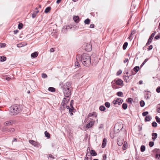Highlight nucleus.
Masks as SVG:
<instances>
[{
  "label": "nucleus",
  "instance_id": "nucleus-1",
  "mask_svg": "<svg viewBox=\"0 0 160 160\" xmlns=\"http://www.w3.org/2000/svg\"><path fill=\"white\" fill-rule=\"evenodd\" d=\"M79 60V62H81L83 65L86 67L89 66L91 63V58L90 56L87 54L83 53L81 56L80 58L79 56H76V60Z\"/></svg>",
  "mask_w": 160,
  "mask_h": 160
},
{
  "label": "nucleus",
  "instance_id": "nucleus-2",
  "mask_svg": "<svg viewBox=\"0 0 160 160\" xmlns=\"http://www.w3.org/2000/svg\"><path fill=\"white\" fill-rule=\"evenodd\" d=\"M61 88L63 90L64 96L67 98H69L72 90L70 83L69 82H66L61 86Z\"/></svg>",
  "mask_w": 160,
  "mask_h": 160
},
{
  "label": "nucleus",
  "instance_id": "nucleus-3",
  "mask_svg": "<svg viewBox=\"0 0 160 160\" xmlns=\"http://www.w3.org/2000/svg\"><path fill=\"white\" fill-rule=\"evenodd\" d=\"M22 111V108L19 105H14L10 108L9 114L11 116L16 115Z\"/></svg>",
  "mask_w": 160,
  "mask_h": 160
},
{
  "label": "nucleus",
  "instance_id": "nucleus-4",
  "mask_svg": "<svg viewBox=\"0 0 160 160\" xmlns=\"http://www.w3.org/2000/svg\"><path fill=\"white\" fill-rule=\"evenodd\" d=\"M123 102V100L121 98H117L116 100L113 101L112 103L115 107H117L118 105H121Z\"/></svg>",
  "mask_w": 160,
  "mask_h": 160
},
{
  "label": "nucleus",
  "instance_id": "nucleus-5",
  "mask_svg": "<svg viewBox=\"0 0 160 160\" xmlns=\"http://www.w3.org/2000/svg\"><path fill=\"white\" fill-rule=\"evenodd\" d=\"M113 81L115 83L116 85L120 86L121 87L124 85L123 82L121 79H116Z\"/></svg>",
  "mask_w": 160,
  "mask_h": 160
},
{
  "label": "nucleus",
  "instance_id": "nucleus-6",
  "mask_svg": "<svg viewBox=\"0 0 160 160\" xmlns=\"http://www.w3.org/2000/svg\"><path fill=\"white\" fill-rule=\"evenodd\" d=\"M71 27L69 25H67L64 26L62 29V31L63 33H66L68 29H71Z\"/></svg>",
  "mask_w": 160,
  "mask_h": 160
},
{
  "label": "nucleus",
  "instance_id": "nucleus-7",
  "mask_svg": "<svg viewBox=\"0 0 160 160\" xmlns=\"http://www.w3.org/2000/svg\"><path fill=\"white\" fill-rule=\"evenodd\" d=\"M15 122L14 120H10L5 122L4 123V125L5 126H8L12 125Z\"/></svg>",
  "mask_w": 160,
  "mask_h": 160
},
{
  "label": "nucleus",
  "instance_id": "nucleus-8",
  "mask_svg": "<svg viewBox=\"0 0 160 160\" xmlns=\"http://www.w3.org/2000/svg\"><path fill=\"white\" fill-rule=\"evenodd\" d=\"M95 121H90L89 122L86 124V128H89L93 125Z\"/></svg>",
  "mask_w": 160,
  "mask_h": 160
},
{
  "label": "nucleus",
  "instance_id": "nucleus-9",
  "mask_svg": "<svg viewBox=\"0 0 160 160\" xmlns=\"http://www.w3.org/2000/svg\"><path fill=\"white\" fill-rule=\"evenodd\" d=\"M92 49V46L90 44L87 43L86 46L85 50L89 52L91 51Z\"/></svg>",
  "mask_w": 160,
  "mask_h": 160
},
{
  "label": "nucleus",
  "instance_id": "nucleus-10",
  "mask_svg": "<svg viewBox=\"0 0 160 160\" xmlns=\"http://www.w3.org/2000/svg\"><path fill=\"white\" fill-rule=\"evenodd\" d=\"M36 11H34L33 12L32 14V18H34L37 14L39 12V10H38V8H35Z\"/></svg>",
  "mask_w": 160,
  "mask_h": 160
},
{
  "label": "nucleus",
  "instance_id": "nucleus-11",
  "mask_svg": "<svg viewBox=\"0 0 160 160\" xmlns=\"http://www.w3.org/2000/svg\"><path fill=\"white\" fill-rule=\"evenodd\" d=\"M123 139H121L120 138H119L117 139V144L119 146H121L123 143Z\"/></svg>",
  "mask_w": 160,
  "mask_h": 160
},
{
  "label": "nucleus",
  "instance_id": "nucleus-12",
  "mask_svg": "<svg viewBox=\"0 0 160 160\" xmlns=\"http://www.w3.org/2000/svg\"><path fill=\"white\" fill-rule=\"evenodd\" d=\"M73 19L76 23H78L79 21V18L78 16H74L73 17Z\"/></svg>",
  "mask_w": 160,
  "mask_h": 160
},
{
  "label": "nucleus",
  "instance_id": "nucleus-13",
  "mask_svg": "<svg viewBox=\"0 0 160 160\" xmlns=\"http://www.w3.org/2000/svg\"><path fill=\"white\" fill-rule=\"evenodd\" d=\"M107 143V139L106 138H104L103 140L102 143V148H104L105 147Z\"/></svg>",
  "mask_w": 160,
  "mask_h": 160
},
{
  "label": "nucleus",
  "instance_id": "nucleus-14",
  "mask_svg": "<svg viewBox=\"0 0 160 160\" xmlns=\"http://www.w3.org/2000/svg\"><path fill=\"white\" fill-rule=\"evenodd\" d=\"M135 33V31L133 30L132 31L130 35L128 38L130 40V41H131L133 37H132V35Z\"/></svg>",
  "mask_w": 160,
  "mask_h": 160
},
{
  "label": "nucleus",
  "instance_id": "nucleus-15",
  "mask_svg": "<svg viewBox=\"0 0 160 160\" xmlns=\"http://www.w3.org/2000/svg\"><path fill=\"white\" fill-rule=\"evenodd\" d=\"M112 88H113V89H116L118 88H119V87H118L116 85V84L114 82H113V81H112Z\"/></svg>",
  "mask_w": 160,
  "mask_h": 160
},
{
  "label": "nucleus",
  "instance_id": "nucleus-16",
  "mask_svg": "<svg viewBox=\"0 0 160 160\" xmlns=\"http://www.w3.org/2000/svg\"><path fill=\"white\" fill-rule=\"evenodd\" d=\"M157 134L156 133H152V139L153 140V141H154L155 139L157 137Z\"/></svg>",
  "mask_w": 160,
  "mask_h": 160
},
{
  "label": "nucleus",
  "instance_id": "nucleus-17",
  "mask_svg": "<svg viewBox=\"0 0 160 160\" xmlns=\"http://www.w3.org/2000/svg\"><path fill=\"white\" fill-rule=\"evenodd\" d=\"M128 148L127 142L126 141H125L124 142L123 145L122 147V148L123 150H126Z\"/></svg>",
  "mask_w": 160,
  "mask_h": 160
},
{
  "label": "nucleus",
  "instance_id": "nucleus-18",
  "mask_svg": "<svg viewBox=\"0 0 160 160\" xmlns=\"http://www.w3.org/2000/svg\"><path fill=\"white\" fill-rule=\"evenodd\" d=\"M25 45H26V44H25V43L23 42H21L20 43H19L17 44V47L18 48H21L22 47L24 46Z\"/></svg>",
  "mask_w": 160,
  "mask_h": 160
},
{
  "label": "nucleus",
  "instance_id": "nucleus-19",
  "mask_svg": "<svg viewBox=\"0 0 160 160\" xmlns=\"http://www.w3.org/2000/svg\"><path fill=\"white\" fill-rule=\"evenodd\" d=\"M152 119L151 117L149 116H146L145 118V121L147 122L150 121Z\"/></svg>",
  "mask_w": 160,
  "mask_h": 160
},
{
  "label": "nucleus",
  "instance_id": "nucleus-20",
  "mask_svg": "<svg viewBox=\"0 0 160 160\" xmlns=\"http://www.w3.org/2000/svg\"><path fill=\"white\" fill-rule=\"evenodd\" d=\"M38 53L37 52H34L31 55V57L33 58L37 57L38 56Z\"/></svg>",
  "mask_w": 160,
  "mask_h": 160
},
{
  "label": "nucleus",
  "instance_id": "nucleus-21",
  "mask_svg": "<svg viewBox=\"0 0 160 160\" xmlns=\"http://www.w3.org/2000/svg\"><path fill=\"white\" fill-rule=\"evenodd\" d=\"M131 76H125L124 77L125 82H128L129 81V77Z\"/></svg>",
  "mask_w": 160,
  "mask_h": 160
},
{
  "label": "nucleus",
  "instance_id": "nucleus-22",
  "mask_svg": "<svg viewBox=\"0 0 160 160\" xmlns=\"http://www.w3.org/2000/svg\"><path fill=\"white\" fill-rule=\"evenodd\" d=\"M90 153L91 155L92 156H96L97 155V153L94 150H92L91 151Z\"/></svg>",
  "mask_w": 160,
  "mask_h": 160
},
{
  "label": "nucleus",
  "instance_id": "nucleus-23",
  "mask_svg": "<svg viewBox=\"0 0 160 160\" xmlns=\"http://www.w3.org/2000/svg\"><path fill=\"white\" fill-rule=\"evenodd\" d=\"M30 143L32 144V145L35 146L36 145V143L35 142L32 140H29V141Z\"/></svg>",
  "mask_w": 160,
  "mask_h": 160
},
{
  "label": "nucleus",
  "instance_id": "nucleus-24",
  "mask_svg": "<svg viewBox=\"0 0 160 160\" xmlns=\"http://www.w3.org/2000/svg\"><path fill=\"white\" fill-rule=\"evenodd\" d=\"M117 95L118 96L120 97H123V93L121 91L117 92Z\"/></svg>",
  "mask_w": 160,
  "mask_h": 160
},
{
  "label": "nucleus",
  "instance_id": "nucleus-25",
  "mask_svg": "<svg viewBox=\"0 0 160 160\" xmlns=\"http://www.w3.org/2000/svg\"><path fill=\"white\" fill-rule=\"evenodd\" d=\"M69 100V99H66V98H64L62 100V104L63 103H65L67 102Z\"/></svg>",
  "mask_w": 160,
  "mask_h": 160
},
{
  "label": "nucleus",
  "instance_id": "nucleus-26",
  "mask_svg": "<svg viewBox=\"0 0 160 160\" xmlns=\"http://www.w3.org/2000/svg\"><path fill=\"white\" fill-rule=\"evenodd\" d=\"M48 90L49 91L52 92H54L55 91V89L53 87H49L48 88Z\"/></svg>",
  "mask_w": 160,
  "mask_h": 160
},
{
  "label": "nucleus",
  "instance_id": "nucleus-27",
  "mask_svg": "<svg viewBox=\"0 0 160 160\" xmlns=\"http://www.w3.org/2000/svg\"><path fill=\"white\" fill-rule=\"evenodd\" d=\"M145 150V147L144 145H142L140 148V150L142 152H144Z\"/></svg>",
  "mask_w": 160,
  "mask_h": 160
},
{
  "label": "nucleus",
  "instance_id": "nucleus-28",
  "mask_svg": "<svg viewBox=\"0 0 160 160\" xmlns=\"http://www.w3.org/2000/svg\"><path fill=\"white\" fill-rule=\"evenodd\" d=\"M106 109L105 107L104 106H101L99 107V109L101 111H104Z\"/></svg>",
  "mask_w": 160,
  "mask_h": 160
},
{
  "label": "nucleus",
  "instance_id": "nucleus-29",
  "mask_svg": "<svg viewBox=\"0 0 160 160\" xmlns=\"http://www.w3.org/2000/svg\"><path fill=\"white\" fill-rule=\"evenodd\" d=\"M133 70L137 72L139 69V66H136L133 68Z\"/></svg>",
  "mask_w": 160,
  "mask_h": 160
},
{
  "label": "nucleus",
  "instance_id": "nucleus-30",
  "mask_svg": "<svg viewBox=\"0 0 160 160\" xmlns=\"http://www.w3.org/2000/svg\"><path fill=\"white\" fill-rule=\"evenodd\" d=\"M128 45V43L127 42H125L123 45V50L126 49Z\"/></svg>",
  "mask_w": 160,
  "mask_h": 160
},
{
  "label": "nucleus",
  "instance_id": "nucleus-31",
  "mask_svg": "<svg viewBox=\"0 0 160 160\" xmlns=\"http://www.w3.org/2000/svg\"><path fill=\"white\" fill-rule=\"evenodd\" d=\"M127 105L126 103H123L122 105V108L124 110H126L127 108Z\"/></svg>",
  "mask_w": 160,
  "mask_h": 160
},
{
  "label": "nucleus",
  "instance_id": "nucleus-32",
  "mask_svg": "<svg viewBox=\"0 0 160 160\" xmlns=\"http://www.w3.org/2000/svg\"><path fill=\"white\" fill-rule=\"evenodd\" d=\"M45 136L48 138H50V134L49 132H48L47 131L45 132Z\"/></svg>",
  "mask_w": 160,
  "mask_h": 160
},
{
  "label": "nucleus",
  "instance_id": "nucleus-33",
  "mask_svg": "<svg viewBox=\"0 0 160 160\" xmlns=\"http://www.w3.org/2000/svg\"><path fill=\"white\" fill-rule=\"evenodd\" d=\"M90 20L88 18L85 20L84 22L86 24H89L90 23Z\"/></svg>",
  "mask_w": 160,
  "mask_h": 160
},
{
  "label": "nucleus",
  "instance_id": "nucleus-34",
  "mask_svg": "<svg viewBox=\"0 0 160 160\" xmlns=\"http://www.w3.org/2000/svg\"><path fill=\"white\" fill-rule=\"evenodd\" d=\"M51 10V8L50 7H47L45 10V12L46 13H47L49 12Z\"/></svg>",
  "mask_w": 160,
  "mask_h": 160
},
{
  "label": "nucleus",
  "instance_id": "nucleus-35",
  "mask_svg": "<svg viewBox=\"0 0 160 160\" xmlns=\"http://www.w3.org/2000/svg\"><path fill=\"white\" fill-rule=\"evenodd\" d=\"M77 60V61H76L75 63V66H77L78 67H80V65L79 62H78V61H79V60L78 59V61Z\"/></svg>",
  "mask_w": 160,
  "mask_h": 160
},
{
  "label": "nucleus",
  "instance_id": "nucleus-36",
  "mask_svg": "<svg viewBox=\"0 0 160 160\" xmlns=\"http://www.w3.org/2000/svg\"><path fill=\"white\" fill-rule=\"evenodd\" d=\"M140 104L141 107H143L145 105V102L143 101L142 100L140 102Z\"/></svg>",
  "mask_w": 160,
  "mask_h": 160
},
{
  "label": "nucleus",
  "instance_id": "nucleus-37",
  "mask_svg": "<svg viewBox=\"0 0 160 160\" xmlns=\"http://www.w3.org/2000/svg\"><path fill=\"white\" fill-rule=\"evenodd\" d=\"M105 106L106 107L109 108L110 107V103L109 102H106L105 103Z\"/></svg>",
  "mask_w": 160,
  "mask_h": 160
},
{
  "label": "nucleus",
  "instance_id": "nucleus-38",
  "mask_svg": "<svg viewBox=\"0 0 160 160\" xmlns=\"http://www.w3.org/2000/svg\"><path fill=\"white\" fill-rule=\"evenodd\" d=\"M15 131V129L14 128H12L9 129L7 130L8 132H13Z\"/></svg>",
  "mask_w": 160,
  "mask_h": 160
},
{
  "label": "nucleus",
  "instance_id": "nucleus-39",
  "mask_svg": "<svg viewBox=\"0 0 160 160\" xmlns=\"http://www.w3.org/2000/svg\"><path fill=\"white\" fill-rule=\"evenodd\" d=\"M23 27V24L22 23H19L18 25V28L19 29H21Z\"/></svg>",
  "mask_w": 160,
  "mask_h": 160
},
{
  "label": "nucleus",
  "instance_id": "nucleus-40",
  "mask_svg": "<svg viewBox=\"0 0 160 160\" xmlns=\"http://www.w3.org/2000/svg\"><path fill=\"white\" fill-rule=\"evenodd\" d=\"M155 119L157 122L159 124H160V118L158 116H156Z\"/></svg>",
  "mask_w": 160,
  "mask_h": 160
},
{
  "label": "nucleus",
  "instance_id": "nucleus-41",
  "mask_svg": "<svg viewBox=\"0 0 160 160\" xmlns=\"http://www.w3.org/2000/svg\"><path fill=\"white\" fill-rule=\"evenodd\" d=\"M6 60V58L4 57H1V61L2 62H4Z\"/></svg>",
  "mask_w": 160,
  "mask_h": 160
},
{
  "label": "nucleus",
  "instance_id": "nucleus-42",
  "mask_svg": "<svg viewBox=\"0 0 160 160\" xmlns=\"http://www.w3.org/2000/svg\"><path fill=\"white\" fill-rule=\"evenodd\" d=\"M152 125L153 127H156L157 126V123L155 122H153L152 123Z\"/></svg>",
  "mask_w": 160,
  "mask_h": 160
},
{
  "label": "nucleus",
  "instance_id": "nucleus-43",
  "mask_svg": "<svg viewBox=\"0 0 160 160\" xmlns=\"http://www.w3.org/2000/svg\"><path fill=\"white\" fill-rule=\"evenodd\" d=\"M148 60V58L144 60V61H143V62H142V65H141V66H140L141 67L142 66H143Z\"/></svg>",
  "mask_w": 160,
  "mask_h": 160
},
{
  "label": "nucleus",
  "instance_id": "nucleus-44",
  "mask_svg": "<svg viewBox=\"0 0 160 160\" xmlns=\"http://www.w3.org/2000/svg\"><path fill=\"white\" fill-rule=\"evenodd\" d=\"M154 143L153 142H149V146L151 147H152L154 145Z\"/></svg>",
  "mask_w": 160,
  "mask_h": 160
},
{
  "label": "nucleus",
  "instance_id": "nucleus-45",
  "mask_svg": "<svg viewBox=\"0 0 160 160\" xmlns=\"http://www.w3.org/2000/svg\"><path fill=\"white\" fill-rule=\"evenodd\" d=\"M154 38L156 40H157L159 38H160V33L158 34V35H156Z\"/></svg>",
  "mask_w": 160,
  "mask_h": 160
},
{
  "label": "nucleus",
  "instance_id": "nucleus-46",
  "mask_svg": "<svg viewBox=\"0 0 160 160\" xmlns=\"http://www.w3.org/2000/svg\"><path fill=\"white\" fill-rule=\"evenodd\" d=\"M73 102H74L73 100H71V102H70V106L71 107V108H73L74 109V108L73 107V106L72 105V104L73 103Z\"/></svg>",
  "mask_w": 160,
  "mask_h": 160
},
{
  "label": "nucleus",
  "instance_id": "nucleus-47",
  "mask_svg": "<svg viewBox=\"0 0 160 160\" xmlns=\"http://www.w3.org/2000/svg\"><path fill=\"white\" fill-rule=\"evenodd\" d=\"M148 114V112H145L142 113V115L143 116H146V115Z\"/></svg>",
  "mask_w": 160,
  "mask_h": 160
},
{
  "label": "nucleus",
  "instance_id": "nucleus-48",
  "mask_svg": "<svg viewBox=\"0 0 160 160\" xmlns=\"http://www.w3.org/2000/svg\"><path fill=\"white\" fill-rule=\"evenodd\" d=\"M47 75L44 73H43L42 74V77L43 78H47Z\"/></svg>",
  "mask_w": 160,
  "mask_h": 160
},
{
  "label": "nucleus",
  "instance_id": "nucleus-49",
  "mask_svg": "<svg viewBox=\"0 0 160 160\" xmlns=\"http://www.w3.org/2000/svg\"><path fill=\"white\" fill-rule=\"evenodd\" d=\"M152 48H153L152 45H150L148 47V51H150V50H152Z\"/></svg>",
  "mask_w": 160,
  "mask_h": 160
},
{
  "label": "nucleus",
  "instance_id": "nucleus-50",
  "mask_svg": "<svg viewBox=\"0 0 160 160\" xmlns=\"http://www.w3.org/2000/svg\"><path fill=\"white\" fill-rule=\"evenodd\" d=\"M156 33V32L155 31H154L153 33H152V34L150 35V37L153 38V37H154V36H155V34Z\"/></svg>",
  "mask_w": 160,
  "mask_h": 160
},
{
  "label": "nucleus",
  "instance_id": "nucleus-51",
  "mask_svg": "<svg viewBox=\"0 0 160 160\" xmlns=\"http://www.w3.org/2000/svg\"><path fill=\"white\" fill-rule=\"evenodd\" d=\"M156 91L158 93L160 92V87H158L157 88Z\"/></svg>",
  "mask_w": 160,
  "mask_h": 160
},
{
  "label": "nucleus",
  "instance_id": "nucleus-52",
  "mask_svg": "<svg viewBox=\"0 0 160 160\" xmlns=\"http://www.w3.org/2000/svg\"><path fill=\"white\" fill-rule=\"evenodd\" d=\"M132 100H133V99L132 98H129L128 99V102L131 103L132 102Z\"/></svg>",
  "mask_w": 160,
  "mask_h": 160
},
{
  "label": "nucleus",
  "instance_id": "nucleus-53",
  "mask_svg": "<svg viewBox=\"0 0 160 160\" xmlns=\"http://www.w3.org/2000/svg\"><path fill=\"white\" fill-rule=\"evenodd\" d=\"M122 73V71L121 70H120L117 72V75H119L121 74Z\"/></svg>",
  "mask_w": 160,
  "mask_h": 160
},
{
  "label": "nucleus",
  "instance_id": "nucleus-54",
  "mask_svg": "<svg viewBox=\"0 0 160 160\" xmlns=\"http://www.w3.org/2000/svg\"><path fill=\"white\" fill-rule=\"evenodd\" d=\"M153 38L150 37L148 40V41L151 43Z\"/></svg>",
  "mask_w": 160,
  "mask_h": 160
},
{
  "label": "nucleus",
  "instance_id": "nucleus-55",
  "mask_svg": "<svg viewBox=\"0 0 160 160\" xmlns=\"http://www.w3.org/2000/svg\"><path fill=\"white\" fill-rule=\"evenodd\" d=\"M92 113V116L96 117L97 116L96 113L95 112H93Z\"/></svg>",
  "mask_w": 160,
  "mask_h": 160
},
{
  "label": "nucleus",
  "instance_id": "nucleus-56",
  "mask_svg": "<svg viewBox=\"0 0 160 160\" xmlns=\"http://www.w3.org/2000/svg\"><path fill=\"white\" fill-rule=\"evenodd\" d=\"M74 109H73L72 108H70V109L69 110V112H73V110Z\"/></svg>",
  "mask_w": 160,
  "mask_h": 160
},
{
  "label": "nucleus",
  "instance_id": "nucleus-57",
  "mask_svg": "<svg viewBox=\"0 0 160 160\" xmlns=\"http://www.w3.org/2000/svg\"><path fill=\"white\" fill-rule=\"evenodd\" d=\"M107 158V156L106 154H104L103 156V160H105Z\"/></svg>",
  "mask_w": 160,
  "mask_h": 160
},
{
  "label": "nucleus",
  "instance_id": "nucleus-58",
  "mask_svg": "<svg viewBox=\"0 0 160 160\" xmlns=\"http://www.w3.org/2000/svg\"><path fill=\"white\" fill-rule=\"evenodd\" d=\"M18 30H14L13 31V32H14V33L15 34H16L17 33H18Z\"/></svg>",
  "mask_w": 160,
  "mask_h": 160
},
{
  "label": "nucleus",
  "instance_id": "nucleus-59",
  "mask_svg": "<svg viewBox=\"0 0 160 160\" xmlns=\"http://www.w3.org/2000/svg\"><path fill=\"white\" fill-rule=\"evenodd\" d=\"M92 116V113H89L88 115V118H89L90 117H91Z\"/></svg>",
  "mask_w": 160,
  "mask_h": 160
},
{
  "label": "nucleus",
  "instance_id": "nucleus-60",
  "mask_svg": "<svg viewBox=\"0 0 160 160\" xmlns=\"http://www.w3.org/2000/svg\"><path fill=\"white\" fill-rule=\"evenodd\" d=\"M145 98L146 99H148L150 98V97L148 96V94H147L146 96H145Z\"/></svg>",
  "mask_w": 160,
  "mask_h": 160
},
{
  "label": "nucleus",
  "instance_id": "nucleus-61",
  "mask_svg": "<svg viewBox=\"0 0 160 160\" xmlns=\"http://www.w3.org/2000/svg\"><path fill=\"white\" fill-rule=\"evenodd\" d=\"M94 25L93 24H91L90 26V28H94Z\"/></svg>",
  "mask_w": 160,
  "mask_h": 160
},
{
  "label": "nucleus",
  "instance_id": "nucleus-62",
  "mask_svg": "<svg viewBox=\"0 0 160 160\" xmlns=\"http://www.w3.org/2000/svg\"><path fill=\"white\" fill-rule=\"evenodd\" d=\"M50 51L51 52H53L54 51V49L53 48H52L50 49Z\"/></svg>",
  "mask_w": 160,
  "mask_h": 160
},
{
  "label": "nucleus",
  "instance_id": "nucleus-63",
  "mask_svg": "<svg viewBox=\"0 0 160 160\" xmlns=\"http://www.w3.org/2000/svg\"><path fill=\"white\" fill-rule=\"evenodd\" d=\"M128 61V59L127 58H126L125 60L124 61V62L125 63L126 62H127Z\"/></svg>",
  "mask_w": 160,
  "mask_h": 160
},
{
  "label": "nucleus",
  "instance_id": "nucleus-64",
  "mask_svg": "<svg viewBox=\"0 0 160 160\" xmlns=\"http://www.w3.org/2000/svg\"><path fill=\"white\" fill-rule=\"evenodd\" d=\"M157 112L159 113L160 112V107L157 109Z\"/></svg>",
  "mask_w": 160,
  "mask_h": 160
}]
</instances>
